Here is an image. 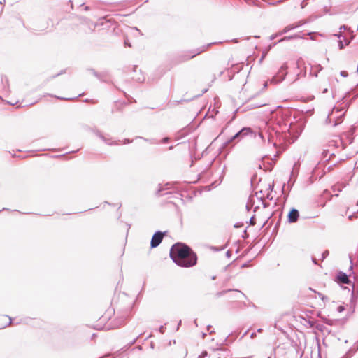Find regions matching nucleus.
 I'll use <instances>...</instances> for the list:
<instances>
[{
  "label": "nucleus",
  "instance_id": "nucleus-1",
  "mask_svg": "<svg viewBox=\"0 0 358 358\" xmlns=\"http://www.w3.org/2000/svg\"><path fill=\"white\" fill-rule=\"evenodd\" d=\"M170 257L179 266L192 267L196 264L197 256L187 245L177 243L170 250Z\"/></svg>",
  "mask_w": 358,
  "mask_h": 358
},
{
  "label": "nucleus",
  "instance_id": "nucleus-2",
  "mask_svg": "<svg viewBox=\"0 0 358 358\" xmlns=\"http://www.w3.org/2000/svg\"><path fill=\"white\" fill-rule=\"evenodd\" d=\"M215 43H208L206 45H203L202 47L198 48L192 50L179 52L178 54L175 55L174 57L172 59V63L173 64H178L186 61H188L194 58L196 55L203 52L204 51L206 50L208 48H209L211 45Z\"/></svg>",
  "mask_w": 358,
  "mask_h": 358
},
{
  "label": "nucleus",
  "instance_id": "nucleus-3",
  "mask_svg": "<svg viewBox=\"0 0 358 358\" xmlns=\"http://www.w3.org/2000/svg\"><path fill=\"white\" fill-rule=\"evenodd\" d=\"M177 182H171L166 184H158L157 189L155 191L156 196H162L164 195H174V198L182 199V194L178 192Z\"/></svg>",
  "mask_w": 358,
  "mask_h": 358
},
{
  "label": "nucleus",
  "instance_id": "nucleus-4",
  "mask_svg": "<svg viewBox=\"0 0 358 358\" xmlns=\"http://www.w3.org/2000/svg\"><path fill=\"white\" fill-rule=\"evenodd\" d=\"M343 110H339L338 108H334L331 113L328 115L326 119V124H331L333 122V126L336 127L341 124L343 121V116L344 113L339 114Z\"/></svg>",
  "mask_w": 358,
  "mask_h": 358
},
{
  "label": "nucleus",
  "instance_id": "nucleus-5",
  "mask_svg": "<svg viewBox=\"0 0 358 358\" xmlns=\"http://www.w3.org/2000/svg\"><path fill=\"white\" fill-rule=\"evenodd\" d=\"M261 138L264 140L265 138V136H267V138H268V141L269 143H273V146L276 147L277 146V144L278 143H281V140L282 139L284 141L285 138H286L287 136H285V137L283 136L282 134H281L280 132L278 131H275L274 134H273L272 133H266L265 134H264L263 131H262L260 134H259Z\"/></svg>",
  "mask_w": 358,
  "mask_h": 358
},
{
  "label": "nucleus",
  "instance_id": "nucleus-6",
  "mask_svg": "<svg viewBox=\"0 0 358 358\" xmlns=\"http://www.w3.org/2000/svg\"><path fill=\"white\" fill-rule=\"evenodd\" d=\"M287 64L286 63L283 64L278 73L273 76L272 79V82L275 83H279L285 80L286 75L287 74Z\"/></svg>",
  "mask_w": 358,
  "mask_h": 358
},
{
  "label": "nucleus",
  "instance_id": "nucleus-7",
  "mask_svg": "<svg viewBox=\"0 0 358 358\" xmlns=\"http://www.w3.org/2000/svg\"><path fill=\"white\" fill-rule=\"evenodd\" d=\"M164 234L165 232H162L160 231H156L152 237L150 247L152 248L157 247L162 243Z\"/></svg>",
  "mask_w": 358,
  "mask_h": 358
},
{
  "label": "nucleus",
  "instance_id": "nucleus-8",
  "mask_svg": "<svg viewBox=\"0 0 358 358\" xmlns=\"http://www.w3.org/2000/svg\"><path fill=\"white\" fill-rule=\"evenodd\" d=\"M251 133V129L250 128H243L241 130H240L238 132H237L235 135H234L230 139H229L225 144H229L231 142H232L236 138H242L243 136H247L248 134Z\"/></svg>",
  "mask_w": 358,
  "mask_h": 358
},
{
  "label": "nucleus",
  "instance_id": "nucleus-9",
  "mask_svg": "<svg viewBox=\"0 0 358 358\" xmlns=\"http://www.w3.org/2000/svg\"><path fill=\"white\" fill-rule=\"evenodd\" d=\"M96 134L99 136L105 143L109 145H119L121 142L120 141H114L111 138H108L106 136L103 135L100 131H96Z\"/></svg>",
  "mask_w": 358,
  "mask_h": 358
},
{
  "label": "nucleus",
  "instance_id": "nucleus-10",
  "mask_svg": "<svg viewBox=\"0 0 358 358\" xmlns=\"http://www.w3.org/2000/svg\"><path fill=\"white\" fill-rule=\"evenodd\" d=\"M299 217V213L298 210L292 208L287 215V220L289 223L296 222Z\"/></svg>",
  "mask_w": 358,
  "mask_h": 358
},
{
  "label": "nucleus",
  "instance_id": "nucleus-11",
  "mask_svg": "<svg viewBox=\"0 0 358 358\" xmlns=\"http://www.w3.org/2000/svg\"><path fill=\"white\" fill-rule=\"evenodd\" d=\"M0 92L8 93L9 92V83L8 78L5 76L1 78Z\"/></svg>",
  "mask_w": 358,
  "mask_h": 358
},
{
  "label": "nucleus",
  "instance_id": "nucleus-12",
  "mask_svg": "<svg viewBox=\"0 0 358 358\" xmlns=\"http://www.w3.org/2000/svg\"><path fill=\"white\" fill-rule=\"evenodd\" d=\"M303 24L302 21H300L296 24H289L284 28V29L279 34V35H282L289 32V31L298 28Z\"/></svg>",
  "mask_w": 358,
  "mask_h": 358
},
{
  "label": "nucleus",
  "instance_id": "nucleus-13",
  "mask_svg": "<svg viewBox=\"0 0 358 358\" xmlns=\"http://www.w3.org/2000/svg\"><path fill=\"white\" fill-rule=\"evenodd\" d=\"M337 280L339 282L343 284H348L350 282V280L346 273L343 272H339L337 275Z\"/></svg>",
  "mask_w": 358,
  "mask_h": 358
},
{
  "label": "nucleus",
  "instance_id": "nucleus-14",
  "mask_svg": "<svg viewBox=\"0 0 358 358\" xmlns=\"http://www.w3.org/2000/svg\"><path fill=\"white\" fill-rule=\"evenodd\" d=\"M219 352V356L222 357V356H229V350L225 348H220L217 349Z\"/></svg>",
  "mask_w": 358,
  "mask_h": 358
},
{
  "label": "nucleus",
  "instance_id": "nucleus-15",
  "mask_svg": "<svg viewBox=\"0 0 358 358\" xmlns=\"http://www.w3.org/2000/svg\"><path fill=\"white\" fill-rule=\"evenodd\" d=\"M230 291H235V292H237L238 293H239L241 295H243V296H245V294L243 293H242L241 291L238 290V289H227V290H223V291H221V292H219L216 294V296L217 297H220V296H223L224 294H225L227 292H230Z\"/></svg>",
  "mask_w": 358,
  "mask_h": 358
},
{
  "label": "nucleus",
  "instance_id": "nucleus-16",
  "mask_svg": "<svg viewBox=\"0 0 358 358\" xmlns=\"http://www.w3.org/2000/svg\"><path fill=\"white\" fill-rule=\"evenodd\" d=\"M317 329L324 333V332H329V329L323 324H318L317 326Z\"/></svg>",
  "mask_w": 358,
  "mask_h": 358
},
{
  "label": "nucleus",
  "instance_id": "nucleus-17",
  "mask_svg": "<svg viewBox=\"0 0 358 358\" xmlns=\"http://www.w3.org/2000/svg\"><path fill=\"white\" fill-rule=\"evenodd\" d=\"M355 351L352 349H350L342 358H350Z\"/></svg>",
  "mask_w": 358,
  "mask_h": 358
},
{
  "label": "nucleus",
  "instance_id": "nucleus-18",
  "mask_svg": "<svg viewBox=\"0 0 358 358\" xmlns=\"http://www.w3.org/2000/svg\"><path fill=\"white\" fill-rule=\"evenodd\" d=\"M296 38H299V36L295 34L293 36H285L282 39L280 40L279 41L280 42V41H288V40H291V39Z\"/></svg>",
  "mask_w": 358,
  "mask_h": 358
},
{
  "label": "nucleus",
  "instance_id": "nucleus-19",
  "mask_svg": "<svg viewBox=\"0 0 358 358\" xmlns=\"http://www.w3.org/2000/svg\"><path fill=\"white\" fill-rule=\"evenodd\" d=\"M329 252L328 250H324L322 254L321 260H324L329 255Z\"/></svg>",
  "mask_w": 358,
  "mask_h": 358
},
{
  "label": "nucleus",
  "instance_id": "nucleus-20",
  "mask_svg": "<svg viewBox=\"0 0 358 358\" xmlns=\"http://www.w3.org/2000/svg\"><path fill=\"white\" fill-rule=\"evenodd\" d=\"M125 318H120L118 319V324H117V327L122 326L124 324Z\"/></svg>",
  "mask_w": 358,
  "mask_h": 358
},
{
  "label": "nucleus",
  "instance_id": "nucleus-21",
  "mask_svg": "<svg viewBox=\"0 0 358 358\" xmlns=\"http://www.w3.org/2000/svg\"><path fill=\"white\" fill-rule=\"evenodd\" d=\"M318 296L322 300V301H327L328 300V298L325 296H324L321 293H318Z\"/></svg>",
  "mask_w": 358,
  "mask_h": 358
},
{
  "label": "nucleus",
  "instance_id": "nucleus-22",
  "mask_svg": "<svg viewBox=\"0 0 358 358\" xmlns=\"http://www.w3.org/2000/svg\"><path fill=\"white\" fill-rule=\"evenodd\" d=\"M340 75L343 77H347L348 76V73L345 71H342L340 72Z\"/></svg>",
  "mask_w": 358,
  "mask_h": 358
},
{
  "label": "nucleus",
  "instance_id": "nucleus-23",
  "mask_svg": "<svg viewBox=\"0 0 358 358\" xmlns=\"http://www.w3.org/2000/svg\"><path fill=\"white\" fill-rule=\"evenodd\" d=\"M164 331H165V327L164 325H162L159 328V331L161 333V334H164Z\"/></svg>",
  "mask_w": 358,
  "mask_h": 358
},
{
  "label": "nucleus",
  "instance_id": "nucleus-24",
  "mask_svg": "<svg viewBox=\"0 0 358 358\" xmlns=\"http://www.w3.org/2000/svg\"><path fill=\"white\" fill-rule=\"evenodd\" d=\"M250 223L251 225H255V216H252L250 219Z\"/></svg>",
  "mask_w": 358,
  "mask_h": 358
},
{
  "label": "nucleus",
  "instance_id": "nucleus-25",
  "mask_svg": "<svg viewBox=\"0 0 358 358\" xmlns=\"http://www.w3.org/2000/svg\"><path fill=\"white\" fill-rule=\"evenodd\" d=\"M338 47H339V49H341V50L344 48V45H343L342 41H338Z\"/></svg>",
  "mask_w": 358,
  "mask_h": 358
},
{
  "label": "nucleus",
  "instance_id": "nucleus-26",
  "mask_svg": "<svg viewBox=\"0 0 358 358\" xmlns=\"http://www.w3.org/2000/svg\"><path fill=\"white\" fill-rule=\"evenodd\" d=\"M169 141V138L165 137L162 140V143H166Z\"/></svg>",
  "mask_w": 358,
  "mask_h": 358
},
{
  "label": "nucleus",
  "instance_id": "nucleus-27",
  "mask_svg": "<svg viewBox=\"0 0 358 358\" xmlns=\"http://www.w3.org/2000/svg\"><path fill=\"white\" fill-rule=\"evenodd\" d=\"M211 329H212V326L208 325V326L207 327V330L209 331L210 334H211L214 333V331H213V330H211Z\"/></svg>",
  "mask_w": 358,
  "mask_h": 358
},
{
  "label": "nucleus",
  "instance_id": "nucleus-28",
  "mask_svg": "<svg viewBox=\"0 0 358 358\" xmlns=\"http://www.w3.org/2000/svg\"><path fill=\"white\" fill-rule=\"evenodd\" d=\"M329 151L328 150H324L323 151V155H324V158H327V155L329 154Z\"/></svg>",
  "mask_w": 358,
  "mask_h": 358
},
{
  "label": "nucleus",
  "instance_id": "nucleus-29",
  "mask_svg": "<svg viewBox=\"0 0 358 358\" xmlns=\"http://www.w3.org/2000/svg\"><path fill=\"white\" fill-rule=\"evenodd\" d=\"M131 142H132V140H130V139H129V138H125V139L124 140V141H123V143H124V144H127V143H131Z\"/></svg>",
  "mask_w": 358,
  "mask_h": 358
},
{
  "label": "nucleus",
  "instance_id": "nucleus-30",
  "mask_svg": "<svg viewBox=\"0 0 358 358\" xmlns=\"http://www.w3.org/2000/svg\"><path fill=\"white\" fill-rule=\"evenodd\" d=\"M139 336H137L136 338H134L133 341H131V342L129 343V345H134L136 343V340L139 338Z\"/></svg>",
  "mask_w": 358,
  "mask_h": 358
},
{
  "label": "nucleus",
  "instance_id": "nucleus-31",
  "mask_svg": "<svg viewBox=\"0 0 358 358\" xmlns=\"http://www.w3.org/2000/svg\"><path fill=\"white\" fill-rule=\"evenodd\" d=\"M208 352L206 351H203L201 354V356L204 358L206 356H207Z\"/></svg>",
  "mask_w": 358,
  "mask_h": 358
},
{
  "label": "nucleus",
  "instance_id": "nucleus-32",
  "mask_svg": "<svg viewBox=\"0 0 358 358\" xmlns=\"http://www.w3.org/2000/svg\"><path fill=\"white\" fill-rule=\"evenodd\" d=\"M261 200L262 201V204H263L264 208H267L268 206V204L266 202L263 201L262 199H261Z\"/></svg>",
  "mask_w": 358,
  "mask_h": 358
},
{
  "label": "nucleus",
  "instance_id": "nucleus-33",
  "mask_svg": "<svg viewBox=\"0 0 358 358\" xmlns=\"http://www.w3.org/2000/svg\"><path fill=\"white\" fill-rule=\"evenodd\" d=\"M347 29H348V27L345 25H342L340 27V30H346Z\"/></svg>",
  "mask_w": 358,
  "mask_h": 358
},
{
  "label": "nucleus",
  "instance_id": "nucleus-34",
  "mask_svg": "<svg viewBox=\"0 0 358 358\" xmlns=\"http://www.w3.org/2000/svg\"><path fill=\"white\" fill-rule=\"evenodd\" d=\"M4 317H5L6 318H8V320H9V322H8V324H11V322H12V318H11V317H8V316H7V315H5Z\"/></svg>",
  "mask_w": 358,
  "mask_h": 358
},
{
  "label": "nucleus",
  "instance_id": "nucleus-35",
  "mask_svg": "<svg viewBox=\"0 0 358 358\" xmlns=\"http://www.w3.org/2000/svg\"><path fill=\"white\" fill-rule=\"evenodd\" d=\"M354 217H355V214H352V215H349L348 219H349L350 220H352V218H353Z\"/></svg>",
  "mask_w": 358,
  "mask_h": 358
},
{
  "label": "nucleus",
  "instance_id": "nucleus-36",
  "mask_svg": "<svg viewBox=\"0 0 358 358\" xmlns=\"http://www.w3.org/2000/svg\"><path fill=\"white\" fill-rule=\"evenodd\" d=\"M256 336V334L255 332L252 333L250 335L251 338H254Z\"/></svg>",
  "mask_w": 358,
  "mask_h": 358
},
{
  "label": "nucleus",
  "instance_id": "nucleus-37",
  "mask_svg": "<svg viewBox=\"0 0 358 358\" xmlns=\"http://www.w3.org/2000/svg\"><path fill=\"white\" fill-rule=\"evenodd\" d=\"M312 261L315 264H317V259L315 258H312Z\"/></svg>",
  "mask_w": 358,
  "mask_h": 358
},
{
  "label": "nucleus",
  "instance_id": "nucleus-38",
  "mask_svg": "<svg viewBox=\"0 0 358 358\" xmlns=\"http://www.w3.org/2000/svg\"><path fill=\"white\" fill-rule=\"evenodd\" d=\"M325 323L330 325L331 324V322L329 320H325Z\"/></svg>",
  "mask_w": 358,
  "mask_h": 358
},
{
  "label": "nucleus",
  "instance_id": "nucleus-39",
  "mask_svg": "<svg viewBox=\"0 0 358 358\" xmlns=\"http://www.w3.org/2000/svg\"><path fill=\"white\" fill-rule=\"evenodd\" d=\"M56 98L58 99H64V100H70L71 99H65V98L59 97V96H56Z\"/></svg>",
  "mask_w": 358,
  "mask_h": 358
},
{
  "label": "nucleus",
  "instance_id": "nucleus-40",
  "mask_svg": "<svg viewBox=\"0 0 358 358\" xmlns=\"http://www.w3.org/2000/svg\"><path fill=\"white\" fill-rule=\"evenodd\" d=\"M136 348L139 350H142V347L141 345H138V346L136 347L134 349H136Z\"/></svg>",
  "mask_w": 358,
  "mask_h": 358
},
{
  "label": "nucleus",
  "instance_id": "nucleus-41",
  "mask_svg": "<svg viewBox=\"0 0 358 358\" xmlns=\"http://www.w3.org/2000/svg\"><path fill=\"white\" fill-rule=\"evenodd\" d=\"M328 92V89L327 88H324L322 91V93H327Z\"/></svg>",
  "mask_w": 358,
  "mask_h": 358
},
{
  "label": "nucleus",
  "instance_id": "nucleus-42",
  "mask_svg": "<svg viewBox=\"0 0 358 358\" xmlns=\"http://www.w3.org/2000/svg\"><path fill=\"white\" fill-rule=\"evenodd\" d=\"M181 323H182V322H181V320H180L179 322H178V324L177 329H178L179 327L181 325Z\"/></svg>",
  "mask_w": 358,
  "mask_h": 358
},
{
  "label": "nucleus",
  "instance_id": "nucleus-43",
  "mask_svg": "<svg viewBox=\"0 0 358 358\" xmlns=\"http://www.w3.org/2000/svg\"><path fill=\"white\" fill-rule=\"evenodd\" d=\"M336 36H337L338 38H340L342 35L341 34H335Z\"/></svg>",
  "mask_w": 358,
  "mask_h": 358
},
{
  "label": "nucleus",
  "instance_id": "nucleus-44",
  "mask_svg": "<svg viewBox=\"0 0 358 358\" xmlns=\"http://www.w3.org/2000/svg\"><path fill=\"white\" fill-rule=\"evenodd\" d=\"M275 38V36L272 35V36H271V40H273V39H274Z\"/></svg>",
  "mask_w": 358,
  "mask_h": 358
},
{
  "label": "nucleus",
  "instance_id": "nucleus-45",
  "mask_svg": "<svg viewBox=\"0 0 358 358\" xmlns=\"http://www.w3.org/2000/svg\"><path fill=\"white\" fill-rule=\"evenodd\" d=\"M262 331V329L259 328V329H257V332L260 333Z\"/></svg>",
  "mask_w": 358,
  "mask_h": 358
},
{
  "label": "nucleus",
  "instance_id": "nucleus-46",
  "mask_svg": "<svg viewBox=\"0 0 358 358\" xmlns=\"http://www.w3.org/2000/svg\"><path fill=\"white\" fill-rule=\"evenodd\" d=\"M338 309H339V311H341V310H343V308L342 306H340V307L338 308Z\"/></svg>",
  "mask_w": 358,
  "mask_h": 358
},
{
  "label": "nucleus",
  "instance_id": "nucleus-47",
  "mask_svg": "<svg viewBox=\"0 0 358 358\" xmlns=\"http://www.w3.org/2000/svg\"><path fill=\"white\" fill-rule=\"evenodd\" d=\"M206 336V333H203V334H202L203 338H204Z\"/></svg>",
  "mask_w": 358,
  "mask_h": 358
},
{
  "label": "nucleus",
  "instance_id": "nucleus-48",
  "mask_svg": "<svg viewBox=\"0 0 358 358\" xmlns=\"http://www.w3.org/2000/svg\"><path fill=\"white\" fill-rule=\"evenodd\" d=\"M207 91H208V89H205V90H203V93H206Z\"/></svg>",
  "mask_w": 358,
  "mask_h": 358
},
{
  "label": "nucleus",
  "instance_id": "nucleus-49",
  "mask_svg": "<svg viewBox=\"0 0 358 358\" xmlns=\"http://www.w3.org/2000/svg\"><path fill=\"white\" fill-rule=\"evenodd\" d=\"M349 43H350V41H345V45H347L348 44H349Z\"/></svg>",
  "mask_w": 358,
  "mask_h": 358
},
{
  "label": "nucleus",
  "instance_id": "nucleus-50",
  "mask_svg": "<svg viewBox=\"0 0 358 358\" xmlns=\"http://www.w3.org/2000/svg\"><path fill=\"white\" fill-rule=\"evenodd\" d=\"M4 2H5V0H2L0 1V4H3V3H4Z\"/></svg>",
  "mask_w": 358,
  "mask_h": 358
},
{
  "label": "nucleus",
  "instance_id": "nucleus-51",
  "mask_svg": "<svg viewBox=\"0 0 358 358\" xmlns=\"http://www.w3.org/2000/svg\"><path fill=\"white\" fill-rule=\"evenodd\" d=\"M8 209L6 208H3L1 210H8Z\"/></svg>",
  "mask_w": 358,
  "mask_h": 358
},
{
  "label": "nucleus",
  "instance_id": "nucleus-52",
  "mask_svg": "<svg viewBox=\"0 0 358 358\" xmlns=\"http://www.w3.org/2000/svg\"><path fill=\"white\" fill-rule=\"evenodd\" d=\"M173 148V146H170V147L169 148V150H172Z\"/></svg>",
  "mask_w": 358,
  "mask_h": 358
},
{
  "label": "nucleus",
  "instance_id": "nucleus-53",
  "mask_svg": "<svg viewBox=\"0 0 358 358\" xmlns=\"http://www.w3.org/2000/svg\"><path fill=\"white\" fill-rule=\"evenodd\" d=\"M151 348H154V344L152 343H151Z\"/></svg>",
  "mask_w": 358,
  "mask_h": 358
},
{
  "label": "nucleus",
  "instance_id": "nucleus-54",
  "mask_svg": "<svg viewBox=\"0 0 358 358\" xmlns=\"http://www.w3.org/2000/svg\"><path fill=\"white\" fill-rule=\"evenodd\" d=\"M267 198H268V199H271V200L272 199V198H270L269 194H268V195H267Z\"/></svg>",
  "mask_w": 358,
  "mask_h": 358
},
{
  "label": "nucleus",
  "instance_id": "nucleus-55",
  "mask_svg": "<svg viewBox=\"0 0 358 358\" xmlns=\"http://www.w3.org/2000/svg\"><path fill=\"white\" fill-rule=\"evenodd\" d=\"M139 138H142V137H139ZM144 140H145V141H149L148 139H146V138H144Z\"/></svg>",
  "mask_w": 358,
  "mask_h": 358
},
{
  "label": "nucleus",
  "instance_id": "nucleus-56",
  "mask_svg": "<svg viewBox=\"0 0 358 358\" xmlns=\"http://www.w3.org/2000/svg\"><path fill=\"white\" fill-rule=\"evenodd\" d=\"M211 278H212V280H215L216 278V277L215 276H212Z\"/></svg>",
  "mask_w": 358,
  "mask_h": 358
},
{
  "label": "nucleus",
  "instance_id": "nucleus-57",
  "mask_svg": "<svg viewBox=\"0 0 358 358\" xmlns=\"http://www.w3.org/2000/svg\"><path fill=\"white\" fill-rule=\"evenodd\" d=\"M257 208H258V207H257H257H255V209H254V211H255H255H257Z\"/></svg>",
  "mask_w": 358,
  "mask_h": 358
},
{
  "label": "nucleus",
  "instance_id": "nucleus-58",
  "mask_svg": "<svg viewBox=\"0 0 358 358\" xmlns=\"http://www.w3.org/2000/svg\"><path fill=\"white\" fill-rule=\"evenodd\" d=\"M11 155H12L13 157H16L15 154H12Z\"/></svg>",
  "mask_w": 358,
  "mask_h": 358
},
{
  "label": "nucleus",
  "instance_id": "nucleus-59",
  "mask_svg": "<svg viewBox=\"0 0 358 358\" xmlns=\"http://www.w3.org/2000/svg\"><path fill=\"white\" fill-rule=\"evenodd\" d=\"M329 155H330V157H331V156H332V155H334V153H330V154H329Z\"/></svg>",
  "mask_w": 358,
  "mask_h": 358
},
{
  "label": "nucleus",
  "instance_id": "nucleus-60",
  "mask_svg": "<svg viewBox=\"0 0 358 358\" xmlns=\"http://www.w3.org/2000/svg\"><path fill=\"white\" fill-rule=\"evenodd\" d=\"M198 358H203L201 355L198 357Z\"/></svg>",
  "mask_w": 358,
  "mask_h": 358
},
{
  "label": "nucleus",
  "instance_id": "nucleus-61",
  "mask_svg": "<svg viewBox=\"0 0 358 358\" xmlns=\"http://www.w3.org/2000/svg\"><path fill=\"white\" fill-rule=\"evenodd\" d=\"M217 358H221V357H220V356H218Z\"/></svg>",
  "mask_w": 358,
  "mask_h": 358
},
{
  "label": "nucleus",
  "instance_id": "nucleus-62",
  "mask_svg": "<svg viewBox=\"0 0 358 358\" xmlns=\"http://www.w3.org/2000/svg\"><path fill=\"white\" fill-rule=\"evenodd\" d=\"M357 205L358 206V201H357Z\"/></svg>",
  "mask_w": 358,
  "mask_h": 358
},
{
  "label": "nucleus",
  "instance_id": "nucleus-63",
  "mask_svg": "<svg viewBox=\"0 0 358 358\" xmlns=\"http://www.w3.org/2000/svg\"><path fill=\"white\" fill-rule=\"evenodd\" d=\"M357 30H358V25H357Z\"/></svg>",
  "mask_w": 358,
  "mask_h": 358
},
{
  "label": "nucleus",
  "instance_id": "nucleus-64",
  "mask_svg": "<svg viewBox=\"0 0 358 358\" xmlns=\"http://www.w3.org/2000/svg\"><path fill=\"white\" fill-rule=\"evenodd\" d=\"M357 213H358V209H357Z\"/></svg>",
  "mask_w": 358,
  "mask_h": 358
}]
</instances>
